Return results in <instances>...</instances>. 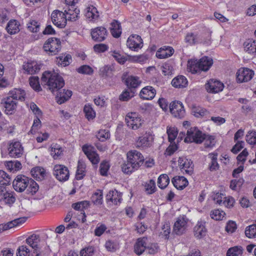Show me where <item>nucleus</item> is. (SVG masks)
Wrapping results in <instances>:
<instances>
[{
    "mask_svg": "<svg viewBox=\"0 0 256 256\" xmlns=\"http://www.w3.org/2000/svg\"><path fill=\"white\" fill-rule=\"evenodd\" d=\"M41 81L42 84L46 86L52 93L58 91L64 86L63 78L55 72H44L41 78Z\"/></svg>",
    "mask_w": 256,
    "mask_h": 256,
    "instance_id": "f257e3e1",
    "label": "nucleus"
},
{
    "mask_svg": "<svg viewBox=\"0 0 256 256\" xmlns=\"http://www.w3.org/2000/svg\"><path fill=\"white\" fill-rule=\"evenodd\" d=\"M204 134L197 128H191L187 130L186 136L184 138L186 142H195L201 144L206 138Z\"/></svg>",
    "mask_w": 256,
    "mask_h": 256,
    "instance_id": "f03ea898",
    "label": "nucleus"
},
{
    "mask_svg": "<svg viewBox=\"0 0 256 256\" xmlns=\"http://www.w3.org/2000/svg\"><path fill=\"white\" fill-rule=\"evenodd\" d=\"M43 48L49 54L56 55L61 50L62 46L60 40L55 38H49L44 44Z\"/></svg>",
    "mask_w": 256,
    "mask_h": 256,
    "instance_id": "7ed1b4c3",
    "label": "nucleus"
},
{
    "mask_svg": "<svg viewBox=\"0 0 256 256\" xmlns=\"http://www.w3.org/2000/svg\"><path fill=\"white\" fill-rule=\"evenodd\" d=\"M126 122L128 126L134 130L140 128L144 123V120L136 112L128 113L126 116Z\"/></svg>",
    "mask_w": 256,
    "mask_h": 256,
    "instance_id": "20e7f679",
    "label": "nucleus"
},
{
    "mask_svg": "<svg viewBox=\"0 0 256 256\" xmlns=\"http://www.w3.org/2000/svg\"><path fill=\"white\" fill-rule=\"evenodd\" d=\"M170 110L174 117L178 118H183L186 114L183 104L179 101L172 102L170 104Z\"/></svg>",
    "mask_w": 256,
    "mask_h": 256,
    "instance_id": "39448f33",
    "label": "nucleus"
},
{
    "mask_svg": "<svg viewBox=\"0 0 256 256\" xmlns=\"http://www.w3.org/2000/svg\"><path fill=\"white\" fill-rule=\"evenodd\" d=\"M188 227V219L184 216L177 218L173 226L172 232L180 236L184 234Z\"/></svg>",
    "mask_w": 256,
    "mask_h": 256,
    "instance_id": "423d86ee",
    "label": "nucleus"
},
{
    "mask_svg": "<svg viewBox=\"0 0 256 256\" xmlns=\"http://www.w3.org/2000/svg\"><path fill=\"white\" fill-rule=\"evenodd\" d=\"M54 175L60 182L67 180L70 176L68 168L64 165L56 164L54 168Z\"/></svg>",
    "mask_w": 256,
    "mask_h": 256,
    "instance_id": "0eeeda50",
    "label": "nucleus"
},
{
    "mask_svg": "<svg viewBox=\"0 0 256 256\" xmlns=\"http://www.w3.org/2000/svg\"><path fill=\"white\" fill-rule=\"evenodd\" d=\"M30 178L24 175H18L13 181L14 188L18 192H24L28 186Z\"/></svg>",
    "mask_w": 256,
    "mask_h": 256,
    "instance_id": "6e6552de",
    "label": "nucleus"
},
{
    "mask_svg": "<svg viewBox=\"0 0 256 256\" xmlns=\"http://www.w3.org/2000/svg\"><path fill=\"white\" fill-rule=\"evenodd\" d=\"M126 158L129 162L136 164L135 166L138 169L143 164L144 160L142 154L136 150L129 151L126 154Z\"/></svg>",
    "mask_w": 256,
    "mask_h": 256,
    "instance_id": "1a4fd4ad",
    "label": "nucleus"
},
{
    "mask_svg": "<svg viewBox=\"0 0 256 256\" xmlns=\"http://www.w3.org/2000/svg\"><path fill=\"white\" fill-rule=\"evenodd\" d=\"M254 72L248 68H240L236 74V79L238 82L242 83L248 82L253 77Z\"/></svg>",
    "mask_w": 256,
    "mask_h": 256,
    "instance_id": "9d476101",
    "label": "nucleus"
},
{
    "mask_svg": "<svg viewBox=\"0 0 256 256\" xmlns=\"http://www.w3.org/2000/svg\"><path fill=\"white\" fill-rule=\"evenodd\" d=\"M8 154L12 158H16L20 157L24 152V148L19 142H12L8 148Z\"/></svg>",
    "mask_w": 256,
    "mask_h": 256,
    "instance_id": "9b49d317",
    "label": "nucleus"
},
{
    "mask_svg": "<svg viewBox=\"0 0 256 256\" xmlns=\"http://www.w3.org/2000/svg\"><path fill=\"white\" fill-rule=\"evenodd\" d=\"M126 45L132 50L137 51L142 47L143 42L140 36L135 34L128 38Z\"/></svg>",
    "mask_w": 256,
    "mask_h": 256,
    "instance_id": "f8f14e48",
    "label": "nucleus"
},
{
    "mask_svg": "<svg viewBox=\"0 0 256 256\" xmlns=\"http://www.w3.org/2000/svg\"><path fill=\"white\" fill-rule=\"evenodd\" d=\"M210 35L208 34L207 40H204L198 34H194L192 32L188 33L185 37L186 42L190 45H194L198 43L203 42L206 44H210Z\"/></svg>",
    "mask_w": 256,
    "mask_h": 256,
    "instance_id": "ddd939ff",
    "label": "nucleus"
},
{
    "mask_svg": "<svg viewBox=\"0 0 256 256\" xmlns=\"http://www.w3.org/2000/svg\"><path fill=\"white\" fill-rule=\"evenodd\" d=\"M1 105L5 108L6 113L12 114L14 112L17 106V102L9 96L2 100Z\"/></svg>",
    "mask_w": 256,
    "mask_h": 256,
    "instance_id": "4468645a",
    "label": "nucleus"
},
{
    "mask_svg": "<svg viewBox=\"0 0 256 256\" xmlns=\"http://www.w3.org/2000/svg\"><path fill=\"white\" fill-rule=\"evenodd\" d=\"M178 166L181 170L188 175H192L194 172V164L192 161L184 158H180L178 160Z\"/></svg>",
    "mask_w": 256,
    "mask_h": 256,
    "instance_id": "2eb2a0df",
    "label": "nucleus"
},
{
    "mask_svg": "<svg viewBox=\"0 0 256 256\" xmlns=\"http://www.w3.org/2000/svg\"><path fill=\"white\" fill-rule=\"evenodd\" d=\"M224 86L220 81L211 79L205 84L207 92L210 93H218L222 90Z\"/></svg>",
    "mask_w": 256,
    "mask_h": 256,
    "instance_id": "dca6fc26",
    "label": "nucleus"
},
{
    "mask_svg": "<svg viewBox=\"0 0 256 256\" xmlns=\"http://www.w3.org/2000/svg\"><path fill=\"white\" fill-rule=\"evenodd\" d=\"M64 13L60 10L54 11L52 14V20L53 24L60 28H64L66 25L64 20Z\"/></svg>",
    "mask_w": 256,
    "mask_h": 256,
    "instance_id": "f3484780",
    "label": "nucleus"
},
{
    "mask_svg": "<svg viewBox=\"0 0 256 256\" xmlns=\"http://www.w3.org/2000/svg\"><path fill=\"white\" fill-rule=\"evenodd\" d=\"M91 36L93 40L96 42L104 40L107 36V31L103 26L96 27L91 30Z\"/></svg>",
    "mask_w": 256,
    "mask_h": 256,
    "instance_id": "a211bd4d",
    "label": "nucleus"
},
{
    "mask_svg": "<svg viewBox=\"0 0 256 256\" xmlns=\"http://www.w3.org/2000/svg\"><path fill=\"white\" fill-rule=\"evenodd\" d=\"M40 242V236L34 234L30 236L26 239V243L34 249V252L36 254L35 256H40V253L38 250Z\"/></svg>",
    "mask_w": 256,
    "mask_h": 256,
    "instance_id": "6ab92c4d",
    "label": "nucleus"
},
{
    "mask_svg": "<svg viewBox=\"0 0 256 256\" xmlns=\"http://www.w3.org/2000/svg\"><path fill=\"white\" fill-rule=\"evenodd\" d=\"M40 64L36 61H30L24 63L22 68L24 72L28 74H34L40 70Z\"/></svg>",
    "mask_w": 256,
    "mask_h": 256,
    "instance_id": "aec40b11",
    "label": "nucleus"
},
{
    "mask_svg": "<svg viewBox=\"0 0 256 256\" xmlns=\"http://www.w3.org/2000/svg\"><path fill=\"white\" fill-rule=\"evenodd\" d=\"M57 92L56 98L57 102L60 104L68 100L72 96V92L70 90L60 89Z\"/></svg>",
    "mask_w": 256,
    "mask_h": 256,
    "instance_id": "412c9836",
    "label": "nucleus"
},
{
    "mask_svg": "<svg viewBox=\"0 0 256 256\" xmlns=\"http://www.w3.org/2000/svg\"><path fill=\"white\" fill-rule=\"evenodd\" d=\"M174 52V49L169 46H164L156 52L157 58L162 59L171 56Z\"/></svg>",
    "mask_w": 256,
    "mask_h": 256,
    "instance_id": "4be33fe9",
    "label": "nucleus"
},
{
    "mask_svg": "<svg viewBox=\"0 0 256 256\" xmlns=\"http://www.w3.org/2000/svg\"><path fill=\"white\" fill-rule=\"evenodd\" d=\"M204 224L205 223L203 222H198L194 227V235L198 239L202 238L206 235V229Z\"/></svg>",
    "mask_w": 256,
    "mask_h": 256,
    "instance_id": "5701e85b",
    "label": "nucleus"
},
{
    "mask_svg": "<svg viewBox=\"0 0 256 256\" xmlns=\"http://www.w3.org/2000/svg\"><path fill=\"white\" fill-rule=\"evenodd\" d=\"M156 94V90L151 86L144 88L140 92V96L144 100H152Z\"/></svg>",
    "mask_w": 256,
    "mask_h": 256,
    "instance_id": "b1692460",
    "label": "nucleus"
},
{
    "mask_svg": "<svg viewBox=\"0 0 256 256\" xmlns=\"http://www.w3.org/2000/svg\"><path fill=\"white\" fill-rule=\"evenodd\" d=\"M82 150L92 164H95L98 163L100 158L97 153L89 150V147L86 145H84L82 146Z\"/></svg>",
    "mask_w": 256,
    "mask_h": 256,
    "instance_id": "393cba45",
    "label": "nucleus"
},
{
    "mask_svg": "<svg viewBox=\"0 0 256 256\" xmlns=\"http://www.w3.org/2000/svg\"><path fill=\"white\" fill-rule=\"evenodd\" d=\"M86 16L90 21H96L100 17V12L95 6L91 5L86 8Z\"/></svg>",
    "mask_w": 256,
    "mask_h": 256,
    "instance_id": "a878e982",
    "label": "nucleus"
},
{
    "mask_svg": "<svg viewBox=\"0 0 256 256\" xmlns=\"http://www.w3.org/2000/svg\"><path fill=\"white\" fill-rule=\"evenodd\" d=\"M172 182L174 186L178 190L184 189L188 184L186 178L183 176H176L172 179Z\"/></svg>",
    "mask_w": 256,
    "mask_h": 256,
    "instance_id": "bb28decb",
    "label": "nucleus"
},
{
    "mask_svg": "<svg viewBox=\"0 0 256 256\" xmlns=\"http://www.w3.org/2000/svg\"><path fill=\"white\" fill-rule=\"evenodd\" d=\"M150 137V134L148 133H146L143 136H140L136 141V148H144L149 147L150 144L149 140Z\"/></svg>",
    "mask_w": 256,
    "mask_h": 256,
    "instance_id": "cd10ccee",
    "label": "nucleus"
},
{
    "mask_svg": "<svg viewBox=\"0 0 256 256\" xmlns=\"http://www.w3.org/2000/svg\"><path fill=\"white\" fill-rule=\"evenodd\" d=\"M146 240L145 238L138 239L134 246V251L138 255L142 254L146 250Z\"/></svg>",
    "mask_w": 256,
    "mask_h": 256,
    "instance_id": "c85d7f7f",
    "label": "nucleus"
},
{
    "mask_svg": "<svg viewBox=\"0 0 256 256\" xmlns=\"http://www.w3.org/2000/svg\"><path fill=\"white\" fill-rule=\"evenodd\" d=\"M106 200L110 201L114 204H117L120 202L122 199V193L118 192L116 190H110L106 196Z\"/></svg>",
    "mask_w": 256,
    "mask_h": 256,
    "instance_id": "c756f323",
    "label": "nucleus"
},
{
    "mask_svg": "<svg viewBox=\"0 0 256 256\" xmlns=\"http://www.w3.org/2000/svg\"><path fill=\"white\" fill-rule=\"evenodd\" d=\"M125 82L129 88L132 89L139 86L142 82L138 76H130L126 78Z\"/></svg>",
    "mask_w": 256,
    "mask_h": 256,
    "instance_id": "7c9ffc66",
    "label": "nucleus"
},
{
    "mask_svg": "<svg viewBox=\"0 0 256 256\" xmlns=\"http://www.w3.org/2000/svg\"><path fill=\"white\" fill-rule=\"evenodd\" d=\"M80 10L76 8H70L68 10H64V20L70 21H76L78 18V15L79 14Z\"/></svg>",
    "mask_w": 256,
    "mask_h": 256,
    "instance_id": "2f4dec72",
    "label": "nucleus"
},
{
    "mask_svg": "<svg viewBox=\"0 0 256 256\" xmlns=\"http://www.w3.org/2000/svg\"><path fill=\"white\" fill-rule=\"evenodd\" d=\"M244 50L250 54H256V40H247L244 44Z\"/></svg>",
    "mask_w": 256,
    "mask_h": 256,
    "instance_id": "473e14b6",
    "label": "nucleus"
},
{
    "mask_svg": "<svg viewBox=\"0 0 256 256\" xmlns=\"http://www.w3.org/2000/svg\"><path fill=\"white\" fill-rule=\"evenodd\" d=\"M9 96L13 98L14 100L17 102L18 100H24L26 96L25 92L18 88H14L10 92Z\"/></svg>",
    "mask_w": 256,
    "mask_h": 256,
    "instance_id": "72a5a7b5",
    "label": "nucleus"
},
{
    "mask_svg": "<svg viewBox=\"0 0 256 256\" xmlns=\"http://www.w3.org/2000/svg\"><path fill=\"white\" fill-rule=\"evenodd\" d=\"M20 23L16 20H10L7 24L6 30L8 34H14L20 30Z\"/></svg>",
    "mask_w": 256,
    "mask_h": 256,
    "instance_id": "f704fd0d",
    "label": "nucleus"
},
{
    "mask_svg": "<svg viewBox=\"0 0 256 256\" xmlns=\"http://www.w3.org/2000/svg\"><path fill=\"white\" fill-rule=\"evenodd\" d=\"M198 61L201 71H208L213 64L212 58L208 56L202 57Z\"/></svg>",
    "mask_w": 256,
    "mask_h": 256,
    "instance_id": "c9c22d12",
    "label": "nucleus"
},
{
    "mask_svg": "<svg viewBox=\"0 0 256 256\" xmlns=\"http://www.w3.org/2000/svg\"><path fill=\"white\" fill-rule=\"evenodd\" d=\"M172 84L175 88H184L188 84V80L185 76H178L172 80Z\"/></svg>",
    "mask_w": 256,
    "mask_h": 256,
    "instance_id": "e433bc0d",
    "label": "nucleus"
},
{
    "mask_svg": "<svg viewBox=\"0 0 256 256\" xmlns=\"http://www.w3.org/2000/svg\"><path fill=\"white\" fill-rule=\"evenodd\" d=\"M110 32L112 36L116 38H119L122 34L120 23L116 20H114L111 23Z\"/></svg>",
    "mask_w": 256,
    "mask_h": 256,
    "instance_id": "4c0bfd02",
    "label": "nucleus"
},
{
    "mask_svg": "<svg viewBox=\"0 0 256 256\" xmlns=\"http://www.w3.org/2000/svg\"><path fill=\"white\" fill-rule=\"evenodd\" d=\"M30 172L34 178L40 180H42L46 174L45 170L40 166L34 168Z\"/></svg>",
    "mask_w": 256,
    "mask_h": 256,
    "instance_id": "58836bf2",
    "label": "nucleus"
},
{
    "mask_svg": "<svg viewBox=\"0 0 256 256\" xmlns=\"http://www.w3.org/2000/svg\"><path fill=\"white\" fill-rule=\"evenodd\" d=\"M188 70L192 74H196L201 72L199 61L197 60H190L188 62Z\"/></svg>",
    "mask_w": 256,
    "mask_h": 256,
    "instance_id": "ea45409f",
    "label": "nucleus"
},
{
    "mask_svg": "<svg viewBox=\"0 0 256 256\" xmlns=\"http://www.w3.org/2000/svg\"><path fill=\"white\" fill-rule=\"evenodd\" d=\"M192 113L196 118H201L208 114V112L205 108L199 106H193Z\"/></svg>",
    "mask_w": 256,
    "mask_h": 256,
    "instance_id": "a19ab883",
    "label": "nucleus"
},
{
    "mask_svg": "<svg viewBox=\"0 0 256 256\" xmlns=\"http://www.w3.org/2000/svg\"><path fill=\"white\" fill-rule=\"evenodd\" d=\"M135 166L136 164H132L129 162V160H127V161L122 165V171L126 174H130L138 170Z\"/></svg>",
    "mask_w": 256,
    "mask_h": 256,
    "instance_id": "79ce46f5",
    "label": "nucleus"
},
{
    "mask_svg": "<svg viewBox=\"0 0 256 256\" xmlns=\"http://www.w3.org/2000/svg\"><path fill=\"white\" fill-rule=\"evenodd\" d=\"M71 60V56L68 54L66 56H61L56 58V62L58 66L64 67L70 64Z\"/></svg>",
    "mask_w": 256,
    "mask_h": 256,
    "instance_id": "37998d69",
    "label": "nucleus"
},
{
    "mask_svg": "<svg viewBox=\"0 0 256 256\" xmlns=\"http://www.w3.org/2000/svg\"><path fill=\"white\" fill-rule=\"evenodd\" d=\"M85 168V164L80 160H78L76 173V178L77 180H81L84 176Z\"/></svg>",
    "mask_w": 256,
    "mask_h": 256,
    "instance_id": "c03bdc74",
    "label": "nucleus"
},
{
    "mask_svg": "<svg viewBox=\"0 0 256 256\" xmlns=\"http://www.w3.org/2000/svg\"><path fill=\"white\" fill-rule=\"evenodd\" d=\"M170 178L166 174H162L160 176L158 180V185L161 189H164L168 184Z\"/></svg>",
    "mask_w": 256,
    "mask_h": 256,
    "instance_id": "a18cd8bd",
    "label": "nucleus"
},
{
    "mask_svg": "<svg viewBox=\"0 0 256 256\" xmlns=\"http://www.w3.org/2000/svg\"><path fill=\"white\" fill-rule=\"evenodd\" d=\"M84 112L85 114L86 117L88 120H93L96 117V112L92 107V106L89 104L84 106Z\"/></svg>",
    "mask_w": 256,
    "mask_h": 256,
    "instance_id": "49530a36",
    "label": "nucleus"
},
{
    "mask_svg": "<svg viewBox=\"0 0 256 256\" xmlns=\"http://www.w3.org/2000/svg\"><path fill=\"white\" fill-rule=\"evenodd\" d=\"M90 202L88 201L84 200L74 203L72 204V208L76 210L81 212H84V209L88 208L89 206Z\"/></svg>",
    "mask_w": 256,
    "mask_h": 256,
    "instance_id": "de8ad7c7",
    "label": "nucleus"
},
{
    "mask_svg": "<svg viewBox=\"0 0 256 256\" xmlns=\"http://www.w3.org/2000/svg\"><path fill=\"white\" fill-rule=\"evenodd\" d=\"M38 190V184L32 178H30L28 182V186L26 188V191L28 193L34 194Z\"/></svg>",
    "mask_w": 256,
    "mask_h": 256,
    "instance_id": "09e8293b",
    "label": "nucleus"
},
{
    "mask_svg": "<svg viewBox=\"0 0 256 256\" xmlns=\"http://www.w3.org/2000/svg\"><path fill=\"white\" fill-rule=\"evenodd\" d=\"M245 234L246 237L250 238H256V223L246 228Z\"/></svg>",
    "mask_w": 256,
    "mask_h": 256,
    "instance_id": "8fccbe9b",
    "label": "nucleus"
},
{
    "mask_svg": "<svg viewBox=\"0 0 256 256\" xmlns=\"http://www.w3.org/2000/svg\"><path fill=\"white\" fill-rule=\"evenodd\" d=\"M29 82L30 86L35 90L40 91L42 90L39 84V78L38 76L30 77Z\"/></svg>",
    "mask_w": 256,
    "mask_h": 256,
    "instance_id": "3c124183",
    "label": "nucleus"
},
{
    "mask_svg": "<svg viewBox=\"0 0 256 256\" xmlns=\"http://www.w3.org/2000/svg\"><path fill=\"white\" fill-rule=\"evenodd\" d=\"M40 23L34 20H30L27 24L28 30L32 32H37L40 30Z\"/></svg>",
    "mask_w": 256,
    "mask_h": 256,
    "instance_id": "603ef678",
    "label": "nucleus"
},
{
    "mask_svg": "<svg viewBox=\"0 0 256 256\" xmlns=\"http://www.w3.org/2000/svg\"><path fill=\"white\" fill-rule=\"evenodd\" d=\"M242 252V246H236L230 248L226 252V256H238L241 254Z\"/></svg>",
    "mask_w": 256,
    "mask_h": 256,
    "instance_id": "864d4df0",
    "label": "nucleus"
},
{
    "mask_svg": "<svg viewBox=\"0 0 256 256\" xmlns=\"http://www.w3.org/2000/svg\"><path fill=\"white\" fill-rule=\"evenodd\" d=\"M225 214L224 211L218 209L211 211L210 214L211 218L216 220H222Z\"/></svg>",
    "mask_w": 256,
    "mask_h": 256,
    "instance_id": "5fc2aeb1",
    "label": "nucleus"
},
{
    "mask_svg": "<svg viewBox=\"0 0 256 256\" xmlns=\"http://www.w3.org/2000/svg\"><path fill=\"white\" fill-rule=\"evenodd\" d=\"M167 134L168 135V140L172 143L176 138L178 131L176 128L170 127L167 128Z\"/></svg>",
    "mask_w": 256,
    "mask_h": 256,
    "instance_id": "6e6d98bb",
    "label": "nucleus"
},
{
    "mask_svg": "<svg viewBox=\"0 0 256 256\" xmlns=\"http://www.w3.org/2000/svg\"><path fill=\"white\" fill-rule=\"evenodd\" d=\"M11 178L5 172L0 170V184L2 185L10 184Z\"/></svg>",
    "mask_w": 256,
    "mask_h": 256,
    "instance_id": "4d7b16f0",
    "label": "nucleus"
},
{
    "mask_svg": "<svg viewBox=\"0 0 256 256\" xmlns=\"http://www.w3.org/2000/svg\"><path fill=\"white\" fill-rule=\"evenodd\" d=\"M210 156L211 158V162L209 166L210 171L216 170L218 168V164L217 162V154H210Z\"/></svg>",
    "mask_w": 256,
    "mask_h": 256,
    "instance_id": "13d9d810",
    "label": "nucleus"
},
{
    "mask_svg": "<svg viewBox=\"0 0 256 256\" xmlns=\"http://www.w3.org/2000/svg\"><path fill=\"white\" fill-rule=\"evenodd\" d=\"M161 69L163 74L165 76L171 75L172 74L173 68L170 62L164 64L161 66Z\"/></svg>",
    "mask_w": 256,
    "mask_h": 256,
    "instance_id": "bf43d9fd",
    "label": "nucleus"
},
{
    "mask_svg": "<svg viewBox=\"0 0 256 256\" xmlns=\"http://www.w3.org/2000/svg\"><path fill=\"white\" fill-rule=\"evenodd\" d=\"M146 192L148 194H152L156 190V183L154 180H150L148 182H146L144 186Z\"/></svg>",
    "mask_w": 256,
    "mask_h": 256,
    "instance_id": "052dcab7",
    "label": "nucleus"
},
{
    "mask_svg": "<svg viewBox=\"0 0 256 256\" xmlns=\"http://www.w3.org/2000/svg\"><path fill=\"white\" fill-rule=\"evenodd\" d=\"M26 218L25 217H22V218H16V219L8 222L7 226L8 227L9 229H10L14 226H16L20 224H24L26 222Z\"/></svg>",
    "mask_w": 256,
    "mask_h": 256,
    "instance_id": "680f3d73",
    "label": "nucleus"
},
{
    "mask_svg": "<svg viewBox=\"0 0 256 256\" xmlns=\"http://www.w3.org/2000/svg\"><path fill=\"white\" fill-rule=\"evenodd\" d=\"M102 193L101 191L95 192L92 196V200L94 204L100 205L102 202Z\"/></svg>",
    "mask_w": 256,
    "mask_h": 256,
    "instance_id": "e2e57ef3",
    "label": "nucleus"
},
{
    "mask_svg": "<svg viewBox=\"0 0 256 256\" xmlns=\"http://www.w3.org/2000/svg\"><path fill=\"white\" fill-rule=\"evenodd\" d=\"M76 71L79 74L89 75L92 74L94 72L92 68L88 65H83L80 66L76 69Z\"/></svg>",
    "mask_w": 256,
    "mask_h": 256,
    "instance_id": "0e129e2a",
    "label": "nucleus"
},
{
    "mask_svg": "<svg viewBox=\"0 0 256 256\" xmlns=\"http://www.w3.org/2000/svg\"><path fill=\"white\" fill-rule=\"evenodd\" d=\"M110 134L108 130H101L96 134V138L100 141L103 142L110 138Z\"/></svg>",
    "mask_w": 256,
    "mask_h": 256,
    "instance_id": "69168bd1",
    "label": "nucleus"
},
{
    "mask_svg": "<svg viewBox=\"0 0 256 256\" xmlns=\"http://www.w3.org/2000/svg\"><path fill=\"white\" fill-rule=\"evenodd\" d=\"M17 251V256H30V250L26 246H20Z\"/></svg>",
    "mask_w": 256,
    "mask_h": 256,
    "instance_id": "338daca9",
    "label": "nucleus"
},
{
    "mask_svg": "<svg viewBox=\"0 0 256 256\" xmlns=\"http://www.w3.org/2000/svg\"><path fill=\"white\" fill-rule=\"evenodd\" d=\"M246 141L250 144H256V132H250L246 136Z\"/></svg>",
    "mask_w": 256,
    "mask_h": 256,
    "instance_id": "774afa93",
    "label": "nucleus"
}]
</instances>
